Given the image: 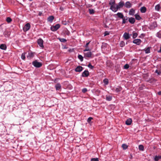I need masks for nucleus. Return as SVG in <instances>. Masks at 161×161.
Masks as SVG:
<instances>
[{
    "instance_id": "1",
    "label": "nucleus",
    "mask_w": 161,
    "mask_h": 161,
    "mask_svg": "<svg viewBox=\"0 0 161 161\" xmlns=\"http://www.w3.org/2000/svg\"><path fill=\"white\" fill-rule=\"evenodd\" d=\"M32 64L35 67L37 68L40 67L42 65V64L40 62H37L36 60H35L33 62Z\"/></svg>"
},
{
    "instance_id": "2",
    "label": "nucleus",
    "mask_w": 161,
    "mask_h": 161,
    "mask_svg": "<svg viewBox=\"0 0 161 161\" xmlns=\"http://www.w3.org/2000/svg\"><path fill=\"white\" fill-rule=\"evenodd\" d=\"M60 25L59 24H57L55 26H51V29L52 31H56L60 27Z\"/></svg>"
},
{
    "instance_id": "3",
    "label": "nucleus",
    "mask_w": 161,
    "mask_h": 161,
    "mask_svg": "<svg viewBox=\"0 0 161 161\" xmlns=\"http://www.w3.org/2000/svg\"><path fill=\"white\" fill-rule=\"evenodd\" d=\"M37 43L42 48L44 47L43 41L42 39L39 38L38 40Z\"/></svg>"
},
{
    "instance_id": "4",
    "label": "nucleus",
    "mask_w": 161,
    "mask_h": 161,
    "mask_svg": "<svg viewBox=\"0 0 161 161\" xmlns=\"http://www.w3.org/2000/svg\"><path fill=\"white\" fill-rule=\"evenodd\" d=\"M31 27L30 24L29 23H27L24 26L23 28V30L26 31L29 30Z\"/></svg>"
},
{
    "instance_id": "5",
    "label": "nucleus",
    "mask_w": 161,
    "mask_h": 161,
    "mask_svg": "<svg viewBox=\"0 0 161 161\" xmlns=\"http://www.w3.org/2000/svg\"><path fill=\"white\" fill-rule=\"evenodd\" d=\"M142 42V40L140 39H135L133 41V43L136 44L137 45H140Z\"/></svg>"
},
{
    "instance_id": "6",
    "label": "nucleus",
    "mask_w": 161,
    "mask_h": 161,
    "mask_svg": "<svg viewBox=\"0 0 161 161\" xmlns=\"http://www.w3.org/2000/svg\"><path fill=\"white\" fill-rule=\"evenodd\" d=\"M89 75V72L87 70H85L82 74L83 77H87Z\"/></svg>"
},
{
    "instance_id": "7",
    "label": "nucleus",
    "mask_w": 161,
    "mask_h": 161,
    "mask_svg": "<svg viewBox=\"0 0 161 161\" xmlns=\"http://www.w3.org/2000/svg\"><path fill=\"white\" fill-rule=\"evenodd\" d=\"M84 57L90 58L92 55V53L91 52H89L86 53L85 52L84 53Z\"/></svg>"
},
{
    "instance_id": "8",
    "label": "nucleus",
    "mask_w": 161,
    "mask_h": 161,
    "mask_svg": "<svg viewBox=\"0 0 161 161\" xmlns=\"http://www.w3.org/2000/svg\"><path fill=\"white\" fill-rule=\"evenodd\" d=\"M157 26L156 22H155L152 23L150 26V28L151 29H153Z\"/></svg>"
},
{
    "instance_id": "9",
    "label": "nucleus",
    "mask_w": 161,
    "mask_h": 161,
    "mask_svg": "<svg viewBox=\"0 0 161 161\" xmlns=\"http://www.w3.org/2000/svg\"><path fill=\"white\" fill-rule=\"evenodd\" d=\"M123 37L125 40H127L130 38V36L129 34L127 32H125L123 35Z\"/></svg>"
},
{
    "instance_id": "10",
    "label": "nucleus",
    "mask_w": 161,
    "mask_h": 161,
    "mask_svg": "<svg viewBox=\"0 0 161 161\" xmlns=\"http://www.w3.org/2000/svg\"><path fill=\"white\" fill-rule=\"evenodd\" d=\"M83 68L80 66H77L75 69V71L77 72H80L82 71Z\"/></svg>"
},
{
    "instance_id": "11",
    "label": "nucleus",
    "mask_w": 161,
    "mask_h": 161,
    "mask_svg": "<svg viewBox=\"0 0 161 161\" xmlns=\"http://www.w3.org/2000/svg\"><path fill=\"white\" fill-rule=\"evenodd\" d=\"M124 5V2L123 1H121L118 4V5L117 6L118 7V8L119 9L121 8H122Z\"/></svg>"
},
{
    "instance_id": "12",
    "label": "nucleus",
    "mask_w": 161,
    "mask_h": 161,
    "mask_svg": "<svg viewBox=\"0 0 161 161\" xmlns=\"http://www.w3.org/2000/svg\"><path fill=\"white\" fill-rule=\"evenodd\" d=\"M106 65L107 66L111 68L113 66V64L112 63L111 61H107L106 62Z\"/></svg>"
},
{
    "instance_id": "13",
    "label": "nucleus",
    "mask_w": 161,
    "mask_h": 161,
    "mask_svg": "<svg viewBox=\"0 0 161 161\" xmlns=\"http://www.w3.org/2000/svg\"><path fill=\"white\" fill-rule=\"evenodd\" d=\"M110 9L113 11L114 12L117 11L118 9L117 6H116V7H115L114 5H111L110 7Z\"/></svg>"
},
{
    "instance_id": "14",
    "label": "nucleus",
    "mask_w": 161,
    "mask_h": 161,
    "mask_svg": "<svg viewBox=\"0 0 161 161\" xmlns=\"http://www.w3.org/2000/svg\"><path fill=\"white\" fill-rule=\"evenodd\" d=\"M125 7L128 8H129L131 7L132 4L130 3L129 2H127L125 3Z\"/></svg>"
},
{
    "instance_id": "15",
    "label": "nucleus",
    "mask_w": 161,
    "mask_h": 161,
    "mask_svg": "<svg viewBox=\"0 0 161 161\" xmlns=\"http://www.w3.org/2000/svg\"><path fill=\"white\" fill-rule=\"evenodd\" d=\"M132 122V120L131 119H127L125 121V124L127 125H130L131 124Z\"/></svg>"
},
{
    "instance_id": "16",
    "label": "nucleus",
    "mask_w": 161,
    "mask_h": 161,
    "mask_svg": "<svg viewBox=\"0 0 161 161\" xmlns=\"http://www.w3.org/2000/svg\"><path fill=\"white\" fill-rule=\"evenodd\" d=\"M129 21L131 24H133L135 22V20L134 18L130 17V18L129 19Z\"/></svg>"
},
{
    "instance_id": "17",
    "label": "nucleus",
    "mask_w": 161,
    "mask_h": 161,
    "mask_svg": "<svg viewBox=\"0 0 161 161\" xmlns=\"http://www.w3.org/2000/svg\"><path fill=\"white\" fill-rule=\"evenodd\" d=\"M3 35L6 37H8L10 35V32L6 30L4 31Z\"/></svg>"
},
{
    "instance_id": "18",
    "label": "nucleus",
    "mask_w": 161,
    "mask_h": 161,
    "mask_svg": "<svg viewBox=\"0 0 161 161\" xmlns=\"http://www.w3.org/2000/svg\"><path fill=\"white\" fill-rule=\"evenodd\" d=\"M54 19V17L53 16H51L47 18V20L48 21L50 22H52Z\"/></svg>"
},
{
    "instance_id": "19",
    "label": "nucleus",
    "mask_w": 161,
    "mask_h": 161,
    "mask_svg": "<svg viewBox=\"0 0 161 161\" xmlns=\"http://www.w3.org/2000/svg\"><path fill=\"white\" fill-rule=\"evenodd\" d=\"M55 88L56 90H59L61 88V86L60 84L58 83L55 85Z\"/></svg>"
},
{
    "instance_id": "20",
    "label": "nucleus",
    "mask_w": 161,
    "mask_h": 161,
    "mask_svg": "<svg viewBox=\"0 0 161 161\" xmlns=\"http://www.w3.org/2000/svg\"><path fill=\"white\" fill-rule=\"evenodd\" d=\"M0 48L2 49L5 50L7 48V47L5 44H1L0 46Z\"/></svg>"
},
{
    "instance_id": "21",
    "label": "nucleus",
    "mask_w": 161,
    "mask_h": 161,
    "mask_svg": "<svg viewBox=\"0 0 161 161\" xmlns=\"http://www.w3.org/2000/svg\"><path fill=\"white\" fill-rule=\"evenodd\" d=\"M146 8L145 7H142L140 9V11L141 13H144L146 11Z\"/></svg>"
},
{
    "instance_id": "22",
    "label": "nucleus",
    "mask_w": 161,
    "mask_h": 161,
    "mask_svg": "<svg viewBox=\"0 0 161 161\" xmlns=\"http://www.w3.org/2000/svg\"><path fill=\"white\" fill-rule=\"evenodd\" d=\"M117 15L121 19H123L124 17L123 14L121 13H118L117 14Z\"/></svg>"
},
{
    "instance_id": "23",
    "label": "nucleus",
    "mask_w": 161,
    "mask_h": 161,
    "mask_svg": "<svg viewBox=\"0 0 161 161\" xmlns=\"http://www.w3.org/2000/svg\"><path fill=\"white\" fill-rule=\"evenodd\" d=\"M135 14V10L133 8H131L129 12V14L130 15H133Z\"/></svg>"
},
{
    "instance_id": "24",
    "label": "nucleus",
    "mask_w": 161,
    "mask_h": 161,
    "mask_svg": "<svg viewBox=\"0 0 161 161\" xmlns=\"http://www.w3.org/2000/svg\"><path fill=\"white\" fill-rule=\"evenodd\" d=\"M138 36V34L135 31H133L132 32V37L133 39L136 38Z\"/></svg>"
},
{
    "instance_id": "25",
    "label": "nucleus",
    "mask_w": 161,
    "mask_h": 161,
    "mask_svg": "<svg viewBox=\"0 0 161 161\" xmlns=\"http://www.w3.org/2000/svg\"><path fill=\"white\" fill-rule=\"evenodd\" d=\"M89 13L90 14H93L95 13V11L92 8H90L88 9Z\"/></svg>"
},
{
    "instance_id": "26",
    "label": "nucleus",
    "mask_w": 161,
    "mask_h": 161,
    "mask_svg": "<svg viewBox=\"0 0 161 161\" xmlns=\"http://www.w3.org/2000/svg\"><path fill=\"white\" fill-rule=\"evenodd\" d=\"M161 158V156H155L154 160L155 161H158Z\"/></svg>"
},
{
    "instance_id": "27",
    "label": "nucleus",
    "mask_w": 161,
    "mask_h": 161,
    "mask_svg": "<svg viewBox=\"0 0 161 161\" xmlns=\"http://www.w3.org/2000/svg\"><path fill=\"white\" fill-rule=\"evenodd\" d=\"M150 47H148L145 50V52L146 53H150Z\"/></svg>"
},
{
    "instance_id": "28",
    "label": "nucleus",
    "mask_w": 161,
    "mask_h": 161,
    "mask_svg": "<svg viewBox=\"0 0 161 161\" xmlns=\"http://www.w3.org/2000/svg\"><path fill=\"white\" fill-rule=\"evenodd\" d=\"M156 10L158 11L160 9V7L159 4H158L155 6Z\"/></svg>"
},
{
    "instance_id": "29",
    "label": "nucleus",
    "mask_w": 161,
    "mask_h": 161,
    "mask_svg": "<svg viewBox=\"0 0 161 161\" xmlns=\"http://www.w3.org/2000/svg\"><path fill=\"white\" fill-rule=\"evenodd\" d=\"M112 99V97L111 96H106V100L108 101H110Z\"/></svg>"
},
{
    "instance_id": "30",
    "label": "nucleus",
    "mask_w": 161,
    "mask_h": 161,
    "mask_svg": "<svg viewBox=\"0 0 161 161\" xmlns=\"http://www.w3.org/2000/svg\"><path fill=\"white\" fill-rule=\"evenodd\" d=\"M122 147L124 150H125L128 148V146L125 144H123L122 145Z\"/></svg>"
},
{
    "instance_id": "31",
    "label": "nucleus",
    "mask_w": 161,
    "mask_h": 161,
    "mask_svg": "<svg viewBox=\"0 0 161 161\" xmlns=\"http://www.w3.org/2000/svg\"><path fill=\"white\" fill-rule=\"evenodd\" d=\"M135 17L136 19L137 20H139L141 19L139 15L137 14H136L135 15Z\"/></svg>"
},
{
    "instance_id": "32",
    "label": "nucleus",
    "mask_w": 161,
    "mask_h": 161,
    "mask_svg": "<svg viewBox=\"0 0 161 161\" xmlns=\"http://www.w3.org/2000/svg\"><path fill=\"white\" fill-rule=\"evenodd\" d=\"M103 83L106 85H108V80L107 79H105L103 80Z\"/></svg>"
},
{
    "instance_id": "33",
    "label": "nucleus",
    "mask_w": 161,
    "mask_h": 161,
    "mask_svg": "<svg viewBox=\"0 0 161 161\" xmlns=\"http://www.w3.org/2000/svg\"><path fill=\"white\" fill-rule=\"evenodd\" d=\"M29 57L30 58H31L33 57L34 56V53H33L31 52L30 53H29L28 54Z\"/></svg>"
},
{
    "instance_id": "34",
    "label": "nucleus",
    "mask_w": 161,
    "mask_h": 161,
    "mask_svg": "<svg viewBox=\"0 0 161 161\" xmlns=\"http://www.w3.org/2000/svg\"><path fill=\"white\" fill-rule=\"evenodd\" d=\"M78 58L81 61H82L83 60V57L81 55H79Z\"/></svg>"
},
{
    "instance_id": "35",
    "label": "nucleus",
    "mask_w": 161,
    "mask_h": 161,
    "mask_svg": "<svg viewBox=\"0 0 161 161\" xmlns=\"http://www.w3.org/2000/svg\"><path fill=\"white\" fill-rule=\"evenodd\" d=\"M139 149L140 150L143 151L144 150V147L142 145H140L139 146Z\"/></svg>"
},
{
    "instance_id": "36",
    "label": "nucleus",
    "mask_w": 161,
    "mask_h": 161,
    "mask_svg": "<svg viewBox=\"0 0 161 161\" xmlns=\"http://www.w3.org/2000/svg\"><path fill=\"white\" fill-rule=\"evenodd\" d=\"M6 20L8 23H10L12 21V19L9 17H8L6 18Z\"/></svg>"
},
{
    "instance_id": "37",
    "label": "nucleus",
    "mask_w": 161,
    "mask_h": 161,
    "mask_svg": "<svg viewBox=\"0 0 161 161\" xmlns=\"http://www.w3.org/2000/svg\"><path fill=\"white\" fill-rule=\"evenodd\" d=\"M122 90V88L120 87H118L117 88H116L115 89V91L117 92H120Z\"/></svg>"
},
{
    "instance_id": "38",
    "label": "nucleus",
    "mask_w": 161,
    "mask_h": 161,
    "mask_svg": "<svg viewBox=\"0 0 161 161\" xmlns=\"http://www.w3.org/2000/svg\"><path fill=\"white\" fill-rule=\"evenodd\" d=\"M122 21V24H125L127 22L128 20V18H125L124 17L123 18Z\"/></svg>"
},
{
    "instance_id": "39",
    "label": "nucleus",
    "mask_w": 161,
    "mask_h": 161,
    "mask_svg": "<svg viewBox=\"0 0 161 161\" xmlns=\"http://www.w3.org/2000/svg\"><path fill=\"white\" fill-rule=\"evenodd\" d=\"M86 49L83 50L84 52H86L87 51H90L91 49L88 47H84Z\"/></svg>"
},
{
    "instance_id": "40",
    "label": "nucleus",
    "mask_w": 161,
    "mask_h": 161,
    "mask_svg": "<svg viewBox=\"0 0 161 161\" xmlns=\"http://www.w3.org/2000/svg\"><path fill=\"white\" fill-rule=\"evenodd\" d=\"M59 40L60 41L62 42H66L67 40L66 39H64V38H59Z\"/></svg>"
},
{
    "instance_id": "41",
    "label": "nucleus",
    "mask_w": 161,
    "mask_h": 161,
    "mask_svg": "<svg viewBox=\"0 0 161 161\" xmlns=\"http://www.w3.org/2000/svg\"><path fill=\"white\" fill-rule=\"evenodd\" d=\"M125 45V42L123 41H121L120 43V47H122Z\"/></svg>"
},
{
    "instance_id": "42",
    "label": "nucleus",
    "mask_w": 161,
    "mask_h": 161,
    "mask_svg": "<svg viewBox=\"0 0 161 161\" xmlns=\"http://www.w3.org/2000/svg\"><path fill=\"white\" fill-rule=\"evenodd\" d=\"M107 44L106 43H103L101 47L102 49H105V48L106 47Z\"/></svg>"
},
{
    "instance_id": "43",
    "label": "nucleus",
    "mask_w": 161,
    "mask_h": 161,
    "mask_svg": "<svg viewBox=\"0 0 161 161\" xmlns=\"http://www.w3.org/2000/svg\"><path fill=\"white\" fill-rule=\"evenodd\" d=\"M88 67L90 69H92L93 68L94 66L92 65L91 64H89L88 65Z\"/></svg>"
},
{
    "instance_id": "44",
    "label": "nucleus",
    "mask_w": 161,
    "mask_h": 161,
    "mask_svg": "<svg viewBox=\"0 0 161 161\" xmlns=\"http://www.w3.org/2000/svg\"><path fill=\"white\" fill-rule=\"evenodd\" d=\"M115 3L114 1H111L109 3V4L111 5H114Z\"/></svg>"
},
{
    "instance_id": "45",
    "label": "nucleus",
    "mask_w": 161,
    "mask_h": 161,
    "mask_svg": "<svg viewBox=\"0 0 161 161\" xmlns=\"http://www.w3.org/2000/svg\"><path fill=\"white\" fill-rule=\"evenodd\" d=\"M93 119V118L91 117H89L88 119L87 120V121L89 123H90L91 120Z\"/></svg>"
},
{
    "instance_id": "46",
    "label": "nucleus",
    "mask_w": 161,
    "mask_h": 161,
    "mask_svg": "<svg viewBox=\"0 0 161 161\" xmlns=\"http://www.w3.org/2000/svg\"><path fill=\"white\" fill-rule=\"evenodd\" d=\"M91 161H99V160L97 158H94L91 159Z\"/></svg>"
},
{
    "instance_id": "47",
    "label": "nucleus",
    "mask_w": 161,
    "mask_h": 161,
    "mask_svg": "<svg viewBox=\"0 0 161 161\" xmlns=\"http://www.w3.org/2000/svg\"><path fill=\"white\" fill-rule=\"evenodd\" d=\"M21 58L23 60H25V54L24 53H23L22 54L21 56Z\"/></svg>"
},
{
    "instance_id": "48",
    "label": "nucleus",
    "mask_w": 161,
    "mask_h": 161,
    "mask_svg": "<svg viewBox=\"0 0 161 161\" xmlns=\"http://www.w3.org/2000/svg\"><path fill=\"white\" fill-rule=\"evenodd\" d=\"M129 67V66L128 64H125L124 67V68L125 69H128Z\"/></svg>"
},
{
    "instance_id": "49",
    "label": "nucleus",
    "mask_w": 161,
    "mask_h": 161,
    "mask_svg": "<svg viewBox=\"0 0 161 161\" xmlns=\"http://www.w3.org/2000/svg\"><path fill=\"white\" fill-rule=\"evenodd\" d=\"M87 91V89L86 88H84L82 89V92L83 93H86Z\"/></svg>"
},
{
    "instance_id": "50",
    "label": "nucleus",
    "mask_w": 161,
    "mask_h": 161,
    "mask_svg": "<svg viewBox=\"0 0 161 161\" xmlns=\"http://www.w3.org/2000/svg\"><path fill=\"white\" fill-rule=\"evenodd\" d=\"M62 24L64 25H66L68 24V22L66 21H63Z\"/></svg>"
},
{
    "instance_id": "51",
    "label": "nucleus",
    "mask_w": 161,
    "mask_h": 161,
    "mask_svg": "<svg viewBox=\"0 0 161 161\" xmlns=\"http://www.w3.org/2000/svg\"><path fill=\"white\" fill-rule=\"evenodd\" d=\"M157 36L159 38H161V34L159 33H158Z\"/></svg>"
},
{
    "instance_id": "52",
    "label": "nucleus",
    "mask_w": 161,
    "mask_h": 161,
    "mask_svg": "<svg viewBox=\"0 0 161 161\" xmlns=\"http://www.w3.org/2000/svg\"><path fill=\"white\" fill-rule=\"evenodd\" d=\"M59 9L61 11H63L64 10V8L62 6H60V7Z\"/></svg>"
},
{
    "instance_id": "53",
    "label": "nucleus",
    "mask_w": 161,
    "mask_h": 161,
    "mask_svg": "<svg viewBox=\"0 0 161 161\" xmlns=\"http://www.w3.org/2000/svg\"><path fill=\"white\" fill-rule=\"evenodd\" d=\"M90 42H87V43L86 44V45L84 46V47H88V45H89V43H90Z\"/></svg>"
},
{
    "instance_id": "54",
    "label": "nucleus",
    "mask_w": 161,
    "mask_h": 161,
    "mask_svg": "<svg viewBox=\"0 0 161 161\" xmlns=\"http://www.w3.org/2000/svg\"><path fill=\"white\" fill-rule=\"evenodd\" d=\"M155 72L156 73H158V75H160V73H161L160 72H158L157 70H156L155 71Z\"/></svg>"
},
{
    "instance_id": "55",
    "label": "nucleus",
    "mask_w": 161,
    "mask_h": 161,
    "mask_svg": "<svg viewBox=\"0 0 161 161\" xmlns=\"http://www.w3.org/2000/svg\"><path fill=\"white\" fill-rule=\"evenodd\" d=\"M158 94L159 95H161V91L159 92L158 93Z\"/></svg>"
},
{
    "instance_id": "56",
    "label": "nucleus",
    "mask_w": 161,
    "mask_h": 161,
    "mask_svg": "<svg viewBox=\"0 0 161 161\" xmlns=\"http://www.w3.org/2000/svg\"><path fill=\"white\" fill-rule=\"evenodd\" d=\"M132 155L131 154L130 155V159H132Z\"/></svg>"
},
{
    "instance_id": "57",
    "label": "nucleus",
    "mask_w": 161,
    "mask_h": 161,
    "mask_svg": "<svg viewBox=\"0 0 161 161\" xmlns=\"http://www.w3.org/2000/svg\"><path fill=\"white\" fill-rule=\"evenodd\" d=\"M108 34H108H108H107V33H106V34L105 33V34L104 36H106V35H108Z\"/></svg>"
},
{
    "instance_id": "58",
    "label": "nucleus",
    "mask_w": 161,
    "mask_h": 161,
    "mask_svg": "<svg viewBox=\"0 0 161 161\" xmlns=\"http://www.w3.org/2000/svg\"><path fill=\"white\" fill-rule=\"evenodd\" d=\"M97 0H92V1H96Z\"/></svg>"
},
{
    "instance_id": "59",
    "label": "nucleus",
    "mask_w": 161,
    "mask_h": 161,
    "mask_svg": "<svg viewBox=\"0 0 161 161\" xmlns=\"http://www.w3.org/2000/svg\"><path fill=\"white\" fill-rule=\"evenodd\" d=\"M140 90H142V89L141 87H140Z\"/></svg>"
},
{
    "instance_id": "60",
    "label": "nucleus",
    "mask_w": 161,
    "mask_h": 161,
    "mask_svg": "<svg viewBox=\"0 0 161 161\" xmlns=\"http://www.w3.org/2000/svg\"><path fill=\"white\" fill-rule=\"evenodd\" d=\"M30 1H32L33 0H29Z\"/></svg>"
},
{
    "instance_id": "61",
    "label": "nucleus",
    "mask_w": 161,
    "mask_h": 161,
    "mask_svg": "<svg viewBox=\"0 0 161 161\" xmlns=\"http://www.w3.org/2000/svg\"><path fill=\"white\" fill-rule=\"evenodd\" d=\"M39 15H41V14H40V13H39Z\"/></svg>"
},
{
    "instance_id": "62",
    "label": "nucleus",
    "mask_w": 161,
    "mask_h": 161,
    "mask_svg": "<svg viewBox=\"0 0 161 161\" xmlns=\"http://www.w3.org/2000/svg\"><path fill=\"white\" fill-rule=\"evenodd\" d=\"M139 37H140V38H141V36H139Z\"/></svg>"
}]
</instances>
